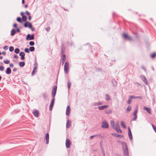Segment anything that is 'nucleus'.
I'll list each match as a JSON object with an SVG mask.
<instances>
[{"mask_svg": "<svg viewBox=\"0 0 156 156\" xmlns=\"http://www.w3.org/2000/svg\"><path fill=\"white\" fill-rule=\"evenodd\" d=\"M122 146L123 152L124 156H129V152L127 144L124 142L122 143Z\"/></svg>", "mask_w": 156, "mask_h": 156, "instance_id": "f257e3e1", "label": "nucleus"}, {"mask_svg": "<svg viewBox=\"0 0 156 156\" xmlns=\"http://www.w3.org/2000/svg\"><path fill=\"white\" fill-rule=\"evenodd\" d=\"M34 67L33 71L31 73L32 76H33L35 75L37 71V68L38 67V64L37 62H35L34 64Z\"/></svg>", "mask_w": 156, "mask_h": 156, "instance_id": "f03ea898", "label": "nucleus"}, {"mask_svg": "<svg viewBox=\"0 0 156 156\" xmlns=\"http://www.w3.org/2000/svg\"><path fill=\"white\" fill-rule=\"evenodd\" d=\"M69 63L68 62H66L65 64L64 69L65 73L67 74L69 71Z\"/></svg>", "mask_w": 156, "mask_h": 156, "instance_id": "7ed1b4c3", "label": "nucleus"}, {"mask_svg": "<svg viewBox=\"0 0 156 156\" xmlns=\"http://www.w3.org/2000/svg\"><path fill=\"white\" fill-rule=\"evenodd\" d=\"M57 88V87L56 86H54L52 88L51 93V96L53 98H55V97L56 92Z\"/></svg>", "mask_w": 156, "mask_h": 156, "instance_id": "20e7f679", "label": "nucleus"}, {"mask_svg": "<svg viewBox=\"0 0 156 156\" xmlns=\"http://www.w3.org/2000/svg\"><path fill=\"white\" fill-rule=\"evenodd\" d=\"M34 38V34L30 35V34H28L26 38L27 40H33Z\"/></svg>", "mask_w": 156, "mask_h": 156, "instance_id": "39448f33", "label": "nucleus"}, {"mask_svg": "<svg viewBox=\"0 0 156 156\" xmlns=\"http://www.w3.org/2000/svg\"><path fill=\"white\" fill-rule=\"evenodd\" d=\"M101 127L103 128H107L108 127V125L105 120H104L102 122Z\"/></svg>", "mask_w": 156, "mask_h": 156, "instance_id": "423d86ee", "label": "nucleus"}, {"mask_svg": "<svg viewBox=\"0 0 156 156\" xmlns=\"http://www.w3.org/2000/svg\"><path fill=\"white\" fill-rule=\"evenodd\" d=\"M140 78L146 85L148 84V81L146 78L143 75H141L140 76Z\"/></svg>", "mask_w": 156, "mask_h": 156, "instance_id": "0eeeda50", "label": "nucleus"}, {"mask_svg": "<svg viewBox=\"0 0 156 156\" xmlns=\"http://www.w3.org/2000/svg\"><path fill=\"white\" fill-rule=\"evenodd\" d=\"M71 144V142L70 140L67 138L66 140V148H69L70 147V145Z\"/></svg>", "mask_w": 156, "mask_h": 156, "instance_id": "6e6552de", "label": "nucleus"}, {"mask_svg": "<svg viewBox=\"0 0 156 156\" xmlns=\"http://www.w3.org/2000/svg\"><path fill=\"white\" fill-rule=\"evenodd\" d=\"M118 133H122V131L119 127L118 122L116 124V126L114 129Z\"/></svg>", "mask_w": 156, "mask_h": 156, "instance_id": "1a4fd4ad", "label": "nucleus"}, {"mask_svg": "<svg viewBox=\"0 0 156 156\" xmlns=\"http://www.w3.org/2000/svg\"><path fill=\"white\" fill-rule=\"evenodd\" d=\"M138 112V110L137 109H136L133 113V115H134V117L132 119V121H136V120L137 118V113Z\"/></svg>", "mask_w": 156, "mask_h": 156, "instance_id": "9d476101", "label": "nucleus"}, {"mask_svg": "<svg viewBox=\"0 0 156 156\" xmlns=\"http://www.w3.org/2000/svg\"><path fill=\"white\" fill-rule=\"evenodd\" d=\"M45 139L46 140L45 143L48 144L49 143V134L48 133H46L45 135Z\"/></svg>", "mask_w": 156, "mask_h": 156, "instance_id": "9b49d317", "label": "nucleus"}, {"mask_svg": "<svg viewBox=\"0 0 156 156\" xmlns=\"http://www.w3.org/2000/svg\"><path fill=\"white\" fill-rule=\"evenodd\" d=\"M24 26L26 28L28 27L29 28H31L32 24L31 23L29 22H27L24 24Z\"/></svg>", "mask_w": 156, "mask_h": 156, "instance_id": "f8f14e48", "label": "nucleus"}, {"mask_svg": "<svg viewBox=\"0 0 156 156\" xmlns=\"http://www.w3.org/2000/svg\"><path fill=\"white\" fill-rule=\"evenodd\" d=\"M128 134L129 138L130 140H132V135L131 131L129 127L128 128Z\"/></svg>", "mask_w": 156, "mask_h": 156, "instance_id": "ddd939ff", "label": "nucleus"}, {"mask_svg": "<svg viewBox=\"0 0 156 156\" xmlns=\"http://www.w3.org/2000/svg\"><path fill=\"white\" fill-rule=\"evenodd\" d=\"M19 55L21 56L20 59L23 60L25 59V53L23 51H21Z\"/></svg>", "mask_w": 156, "mask_h": 156, "instance_id": "4468645a", "label": "nucleus"}, {"mask_svg": "<svg viewBox=\"0 0 156 156\" xmlns=\"http://www.w3.org/2000/svg\"><path fill=\"white\" fill-rule=\"evenodd\" d=\"M123 37L124 38H126L129 40L131 41L132 40L131 37L128 36L126 34H124Z\"/></svg>", "mask_w": 156, "mask_h": 156, "instance_id": "2eb2a0df", "label": "nucleus"}, {"mask_svg": "<svg viewBox=\"0 0 156 156\" xmlns=\"http://www.w3.org/2000/svg\"><path fill=\"white\" fill-rule=\"evenodd\" d=\"M108 105H105L102 106H99L98 107V109L100 110H103L105 109V108H107L108 107Z\"/></svg>", "mask_w": 156, "mask_h": 156, "instance_id": "dca6fc26", "label": "nucleus"}, {"mask_svg": "<svg viewBox=\"0 0 156 156\" xmlns=\"http://www.w3.org/2000/svg\"><path fill=\"white\" fill-rule=\"evenodd\" d=\"M33 114L35 117H37L38 116L39 111L37 110H35L33 112Z\"/></svg>", "mask_w": 156, "mask_h": 156, "instance_id": "f3484780", "label": "nucleus"}, {"mask_svg": "<svg viewBox=\"0 0 156 156\" xmlns=\"http://www.w3.org/2000/svg\"><path fill=\"white\" fill-rule=\"evenodd\" d=\"M70 107L69 105H68L66 108V115H69V113L70 112Z\"/></svg>", "mask_w": 156, "mask_h": 156, "instance_id": "a211bd4d", "label": "nucleus"}, {"mask_svg": "<svg viewBox=\"0 0 156 156\" xmlns=\"http://www.w3.org/2000/svg\"><path fill=\"white\" fill-rule=\"evenodd\" d=\"M111 135L113 136H114L122 138L123 137V136L122 135H121L118 134L117 133H112L111 134Z\"/></svg>", "mask_w": 156, "mask_h": 156, "instance_id": "6ab92c4d", "label": "nucleus"}, {"mask_svg": "<svg viewBox=\"0 0 156 156\" xmlns=\"http://www.w3.org/2000/svg\"><path fill=\"white\" fill-rule=\"evenodd\" d=\"M71 126V122L69 120H68L67 121L66 124V127L69 128H70V127Z\"/></svg>", "mask_w": 156, "mask_h": 156, "instance_id": "aec40b11", "label": "nucleus"}, {"mask_svg": "<svg viewBox=\"0 0 156 156\" xmlns=\"http://www.w3.org/2000/svg\"><path fill=\"white\" fill-rule=\"evenodd\" d=\"M11 69L9 67H8L6 69L5 73L7 74H9L11 73Z\"/></svg>", "mask_w": 156, "mask_h": 156, "instance_id": "412c9836", "label": "nucleus"}, {"mask_svg": "<svg viewBox=\"0 0 156 156\" xmlns=\"http://www.w3.org/2000/svg\"><path fill=\"white\" fill-rule=\"evenodd\" d=\"M143 109L144 110L146 111L148 113H149V114H151V110L150 109V108H149V107H144L143 108Z\"/></svg>", "mask_w": 156, "mask_h": 156, "instance_id": "4be33fe9", "label": "nucleus"}, {"mask_svg": "<svg viewBox=\"0 0 156 156\" xmlns=\"http://www.w3.org/2000/svg\"><path fill=\"white\" fill-rule=\"evenodd\" d=\"M105 112L107 114H110L112 113V111L111 109H107L105 110Z\"/></svg>", "mask_w": 156, "mask_h": 156, "instance_id": "5701e85b", "label": "nucleus"}, {"mask_svg": "<svg viewBox=\"0 0 156 156\" xmlns=\"http://www.w3.org/2000/svg\"><path fill=\"white\" fill-rule=\"evenodd\" d=\"M112 83L114 86L116 87L117 85L116 81L115 80H112Z\"/></svg>", "mask_w": 156, "mask_h": 156, "instance_id": "b1692460", "label": "nucleus"}, {"mask_svg": "<svg viewBox=\"0 0 156 156\" xmlns=\"http://www.w3.org/2000/svg\"><path fill=\"white\" fill-rule=\"evenodd\" d=\"M16 33V31L14 29H12L11 31V35L12 36H14Z\"/></svg>", "mask_w": 156, "mask_h": 156, "instance_id": "393cba45", "label": "nucleus"}, {"mask_svg": "<svg viewBox=\"0 0 156 156\" xmlns=\"http://www.w3.org/2000/svg\"><path fill=\"white\" fill-rule=\"evenodd\" d=\"M110 124L113 129H114L115 127V123L113 120H111L110 121Z\"/></svg>", "mask_w": 156, "mask_h": 156, "instance_id": "a878e982", "label": "nucleus"}, {"mask_svg": "<svg viewBox=\"0 0 156 156\" xmlns=\"http://www.w3.org/2000/svg\"><path fill=\"white\" fill-rule=\"evenodd\" d=\"M132 109V107L130 105H129L126 109V112H130Z\"/></svg>", "mask_w": 156, "mask_h": 156, "instance_id": "bb28decb", "label": "nucleus"}, {"mask_svg": "<svg viewBox=\"0 0 156 156\" xmlns=\"http://www.w3.org/2000/svg\"><path fill=\"white\" fill-rule=\"evenodd\" d=\"M106 100V101H109L111 99L108 94H107L105 95Z\"/></svg>", "mask_w": 156, "mask_h": 156, "instance_id": "cd10ccee", "label": "nucleus"}, {"mask_svg": "<svg viewBox=\"0 0 156 156\" xmlns=\"http://www.w3.org/2000/svg\"><path fill=\"white\" fill-rule=\"evenodd\" d=\"M19 65L20 67H23L25 65L24 62H20L19 63Z\"/></svg>", "mask_w": 156, "mask_h": 156, "instance_id": "c85d7f7f", "label": "nucleus"}, {"mask_svg": "<svg viewBox=\"0 0 156 156\" xmlns=\"http://www.w3.org/2000/svg\"><path fill=\"white\" fill-rule=\"evenodd\" d=\"M42 95L44 99L45 100H46L47 98V95L46 93L44 92L43 93Z\"/></svg>", "mask_w": 156, "mask_h": 156, "instance_id": "c756f323", "label": "nucleus"}, {"mask_svg": "<svg viewBox=\"0 0 156 156\" xmlns=\"http://www.w3.org/2000/svg\"><path fill=\"white\" fill-rule=\"evenodd\" d=\"M55 102V98H53L51 101V102L50 105V106L53 107L54 103Z\"/></svg>", "mask_w": 156, "mask_h": 156, "instance_id": "7c9ffc66", "label": "nucleus"}, {"mask_svg": "<svg viewBox=\"0 0 156 156\" xmlns=\"http://www.w3.org/2000/svg\"><path fill=\"white\" fill-rule=\"evenodd\" d=\"M121 126L123 127L124 128H126V124L122 121H121Z\"/></svg>", "mask_w": 156, "mask_h": 156, "instance_id": "2f4dec72", "label": "nucleus"}, {"mask_svg": "<svg viewBox=\"0 0 156 156\" xmlns=\"http://www.w3.org/2000/svg\"><path fill=\"white\" fill-rule=\"evenodd\" d=\"M17 21L21 23H22V19L20 17H18L17 18Z\"/></svg>", "mask_w": 156, "mask_h": 156, "instance_id": "473e14b6", "label": "nucleus"}, {"mask_svg": "<svg viewBox=\"0 0 156 156\" xmlns=\"http://www.w3.org/2000/svg\"><path fill=\"white\" fill-rule=\"evenodd\" d=\"M156 56V53L154 52L152 53L151 55V57L152 58H154Z\"/></svg>", "mask_w": 156, "mask_h": 156, "instance_id": "72a5a7b5", "label": "nucleus"}, {"mask_svg": "<svg viewBox=\"0 0 156 156\" xmlns=\"http://www.w3.org/2000/svg\"><path fill=\"white\" fill-rule=\"evenodd\" d=\"M27 20V17L25 15V16H22V20L23 21H26Z\"/></svg>", "mask_w": 156, "mask_h": 156, "instance_id": "f704fd0d", "label": "nucleus"}, {"mask_svg": "<svg viewBox=\"0 0 156 156\" xmlns=\"http://www.w3.org/2000/svg\"><path fill=\"white\" fill-rule=\"evenodd\" d=\"M34 50H35V48L33 46H31L29 50L31 52L34 51Z\"/></svg>", "mask_w": 156, "mask_h": 156, "instance_id": "c9c22d12", "label": "nucleus"}, {"mask_svg": "<svg viewBox=\"0 0 156 156\" xmlns=\"http://www.w3.org/2000/svg\"><path fill=\"white\" fill-rule=\"evenodd\" d=\"M20 50L18 48H16L15 49L14 52L16 54H18L19 53Z\"/></svg>", "mask_w": 156, "mask_h": 156, "instance_id": "e433bc0d", "label": "nucleus"}, {"mask_svg": "<svg viewBox=\"0 0 156 156\" xmlns=\"http://www.w3.org/2000/svg\"><path fill=\"white\" fill-rule=\"evenodd\" d=\"M61 59L65 60L66 58V55L64 54H62V55L61 56Z\"/></svg>", "mask_w": 156, "mask_h": 156, "instance_id": "4c0bfd02", "label": "nucleus"}, {"mask_svg": "<svg viewBox=\"0 0 156 156\" xmlns=\"http://www.w3.org/2000/svg\"><path fill=\"white\" fill-rule=\"evenodd\" d=\"M3 62L5 64H8L10 62V61L9 60H4Z\"/></svg>", "mask_w": 156, "mask_h": 156, "instance_id": "58836bf2", "label": "nucleus"}, {"mask_svg": "<svg viewBox=\"0 0 156 156\" xmlns=\"http://www.w3.org/2000/svg\"><path fill=\"white\" fill-rule=\"evenodd\" d=\"M9 50L10 51H12L14 50V48L13 46H10L9 48Z\"/></svg>", "mask_w": 156, "mask_h": 156, "instance_id": "ea45409f", "label": "nucleus"}, {"mask_svg": "<svg viewBox=\"0 0 156 156\" xmlns=\"http://www.w3.org/2000/svg\"><path fill=\"white\" fill-rule=\"evenodd\" d=\"M34 42L33 41H30L29 42V44L30 46H33L34 45Z\"/></svg>", "mask_w": 156, "mask_h": 156, "instance_id": "a19ab883", "label": "nucleus"}, {"mask_svg": "<svg viewBox=\"0 0 156 156\" xmlns=\"http://www.w3.org/2000/svg\"><path fill=\"white\" fill-rule=\"evenodd\" d=\"M132 99L131 98H130V97L127 101V104H130V103L132 101Z\"/></svg>", "mask_w": 156, "mask_h": 156, "instance_id": "79ce46f5", "label": "nucleus"}, {"mask_svg": "<svg viewBox=\"0 0 156 156\" xmlns=\"http://www.w3.org/2000/svg\"><path fill=\"white\" fill-rule=\"evenodd\" d=\"M30 50L27 48H25L24 50V51L26 53H29L30 52Z\"/></svg>", "mask_w": 156, "mask_h": 156, "instance_id": "37998d69", "label": "nucleus"}, {"mask_svg": "<svg viewBox=\"0 0 156 156\" xmlns=\"http://www.w3.org/2000/svg\"><path fill=\"white\" fill-rule=\"evenodd\" d=\"M71 83L69 81H68V83H67V85H68V87L69 89L71 85Z\"/></svg>", "mask_w": 156, "mask_h": 156, "instance_id": "c03bdc74", "label": "nucleus"}, {"mask_svg": "<svg viewBox=\"0 0 156 156\" xmlns=\"http://www.w3.org/2000/svg\"><path fill=\"white\" fill-rule=\"evenodd\" d=\"M4 68L3 66H0V70L2 71L4 70Z\"/></svg>", "mask_w": 156, "mask_h": 156, "instance_id": "a18cd8bd", "label": "nucleus"}, {"mask_svg": "<svg viewBox=\"0 0 156 156\" xmlns=\"http://www.w3.org/2000/svg\"><path fill=\"white\" fill-rule=\"evenodd\" d=\"M8 48L9 47L8 46H5L3 47V49L6 50L8 49Z\"/></svg>", "mask_w": 156, "mask_h": 156, "instance_id": "49530a36", "label": "nucleus"}, {"mask_svg": "<svg viewBox=\"0 0 156 156\" xmlns=\"http://www.w3.org/2000/svg\"><path fill=\"white\" fill-rule=\"evenodd\" d=\"M50 27H48L47 28H46L45 30L47 31L48 32L50 30Z\"/></svg>", "mask_w": 156, "mask_h": 156, "instance_id": "de8ad7c7", "label": "nucleus"}, {"mask_svg": "<svg viewBox=\"0 0 156 156\" xmlns=\"http://www.w3.org/2000/svg\"><path fill=\"white\" fill-rule=\"evenodd\" d=\"M64 51V49H63V46L62 47L61 52L62 54H63Z\"/></svg>", "mask_w": 156, "mask_h": 156, "instance_id": "09e8293b", "label": "nucleus"}, {"mask_svg": "<svg viewBox=\"0 0 156 156\" xmlns=\"http://www.w3.org/2000/svg\"><path fill=\"white\" fill-rule=\"evenodd\" d=\"M97 136H99V135L98 134L95 135L91 136L90 138V139H91L94 137Z\"/></svg>", "mask_w": 156, "mask_h": 156, "instance_id": "8fccbe9b", "label": "nucleus"}, {"mask_svg": "<svg viewBox=\"0 0 156 156\" xmlns=\"http://www.w3.org/2000/svg\"><path fill=\"white\" fill-rule=\"evenodd\" d=\"M93 105L94 106H98L97 102H94L93 103Z\"/></svg>", "mask_w": 156, "mask_h": 156, "instance_id": "3c124183", "label": "nucleus"}, {"mask_svg": "<svg viewBox=\"0 0 156 156\" xmlns=\"http://www.w3.org/2000/svg\"><path fill=\"white\" fill-rule=\"evenodd\" d=\"M130 98L132 99H137L136 98V96H130Z\"/></svg>", "mask_w": 156, "mask_h": 156, "instance_id": "603ef678", "label": "nucleus"}, {"mask_svg": "<svg viewBox=\"0 0 156 156\" xmlns=\"http://www.w3.org/2000/svg\"><path fill=\"white\" fill-rule=\"evenodd\" d=\"M13 57L16 58H18L19 57L18 55H14L13 56Z\"/></svg>", "mask_w": 156, "mask_h": 156, "instance_id": "864d4df0", "label": "nucleus"}, {"mask_svg": "<svg viewBox=\"0 0 156 156\" xmlns=\"http://www.w3.org/2000/svg\"><path fill=\"white\" fill-rule=\"evenodd\" d=\"M9 66L10 67L12 68L14 66V65L12 63H11L9 64Z\"/></svg>", "mask_w": 156, "mask_h": 156, "instance_id": "5fc2aeb1", "label": "nucleus"}, {"mask_svg": "<svg viewBox=\"0 0 156 156\" xmlns=\"http://www.w3.org/2000/svg\"><path fill=\"white\" fill-rule=\"evenodd\" d=\"M26 14L28 16L29 15H30V12H29L28 11H26Z\"/></svg>", "mask_w": 156, "mask_h": 156, "instance_id": "6e6d98bb", "label": "nucleus"}, {"mask_svg": "<svg viewBox=\"0 0 156 156\" xmlns=\"http://www.w3.org/2000/svg\"><path fill=\"white\" fill-rule=\"evenodd\" d=\"M65 60L62 59L61 62L62 65H63L65 62Z\"/></svg>", "mask_w": 156, "mask_h": 156, "instance_id": "4d7b16f0", "label": "nucleus"}, {"mask_svg": "<svg viewBox=\"0 0 156 156\" xmlns=\"http://www.w3.org/2000/svg\"><path fill=\"white\" fill-rule=\"evenodd\" d=\"M137 99H142V98L141 96H136Z\"/></svg>", "mask_w": 156, "mask_h": 156, "instance_id": "13d9d810", "label": "nucleus"}, {"mask_svg": "<svg viewBox=\"0 0 156 156\" xmlns=\"http://www.w3.org/2000/svg\"><path fill=\"white\" fill-rule=\"evenodd\" d=\"M97 103H98V106L101 105L102 104V103L101 102H98Z\"/></svg>", "mask_w": 156, "mask_h": 156, "instance_id": "bf43d9fd", "label": "nucleus"}, {"mask_svg": "<svg viewBox=\"0 0 156 156\" xmlns=\"http://www.w3.org/2000/svg\"><path fill=\"white\" fill-rule=\"evenodd\" d=\"M16 31L17 32L19 33L20 32V29L19 28H17Z\"/></svg>", "mask_w": 156, "mask_h": 156, "instance_id": "052dcab7", "label": "nucleus"}, {"mask_svg": "<svg viewBox=\"0 0 156 156\" xmlns=\"http://www.w3.org/2000/svg\"><path fill=\"white\" fill-rule=\"evenodd\" d=\"M13 26L15 28H17V24L16 23H14L13 25Z\"/></svg>", "mask_w": 156, "mask_h": 156, "instance_id": "680f3d73", "label": "nucleus"}, {"mask_svg": "<svg viewBox=\"0 0 156 156\" xmlns=\"http://www.w3.org/2000/svg\"><path fill=\"white\" fill-rule=\"evenodd\" d=\"M17 69L16 68H13V71L14 72H16L17 71Z\"/></svg>", "mask_w": 156, "mask_h": 156, "instance_id": "e2e57ef3", "label": "nucleus"}, {"mask_svg": "<svg viewBox=\"0 0 156 156\" xmlns=\"http://www.w3.org/2000/svg\"><path fill=\"white\" fill-rule=\"evenodd\" d=\"M31 16L29 15L28 16V20H31Z\"/></svg>", "mask_w": 156, "mask_h": 156, "instance_id": "0e129e2a", "label": "nucleus"}, {"mask_svg": "<svg viewBox=\"0 0 156 156\" xmlns=\"http://www.w3.org/2000/svg\"><path fill=\"white\" fill-rule=\"evenodd\" d=\"M30 28L31 29V30L32 31H34L35 30L34 28L32 27V28Z\"/></svg>", "mask_w": 156, "mask_h": 156, "instance_id": "69168bd1", "label": "nucleus"}, {"mask_svg": "<svg viewBox=\"0 0 156 156\" xmlns=\"http://www.w3.org/2000/svg\"><path fill=\"white\" fill-rule=\"evenodd\" d=\"M53 107V106H50L49 110H50V111L52 109Z\"/></svg>", "mask_w": 156, "mask_h": 156, "instance_id": "338daca9", "label": "nucleus"}, {"mask_svg": "<svg viewBox=\"0 0 156 156\" xmlns=\"http://www.w3.org/2000/svg\"><path fill=\"white\" fill-rule=\"evenodd\" d=\"M20 14H21V15L22 16H25L24 15V13L23 12H21Z\"/></svg>", "mask_w": 156, "mask_h": 156, "instance_id": "774afa93", "label": "nucleus"}]
</instances>
